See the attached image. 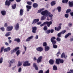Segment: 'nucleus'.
<instances>
[{
    "label": "nucleus",
    "mask_w": 73,
    "mask_h": 73,
    "mask_svg": "<svg viewBox=\"0 0 73 73\" xmlns=\"http://www.w3.org/2000/svg\"><path fill=\"white\" fill-rule=\"evenodd\" d=\"M41 14L42 15H44L46 17L48 16V17L51 18L50 20H52V17L53 16V15L51 14L47 10H45L44 11L42 12Z\"/></svg>",
    "instance_id": "1"
},
{
    "label": "nucleus",
    "mask_w": 73,
    "mask_h": 73,
    "mask_svg": "<svg viewBox=\"0 0 73 73\" xmlns=\"http://www.w3.org/2000/svg\"><path fill=\"white\" fill-rule=\"evenodd\" d=\"M19 47L15 48L14 49L12 50H11V54H13L14 52H16H16V53L17 56L19 55L21 53V51L20 50H19Z\"/></svg>",
    "instance_id": "2"
},
{
    "label": "nucleus",
    "mask_w": 73,
    "mask_h": 73,
    "mask_svg": "<svg viewBox=\"0 0 73 73\" xmlns=\"http://www.w3.org/2000/svg\"><path fill=\"white\" fill-rule=\"evenodd\" d=\"M52 22L51 21H45L44 22V23L41 24L40 25V27H42L43 26H44V25H47V27H50V25L52 24Z\"/></svg>",
    "instance_id": "3"
},
{
    "label": "nucleus",
    "mask_w": 73,
    "mask_h": 73,
    "mask_svg": "<svg viewBox=\"0 0 73 73\" xmlns=\"http://www.w3.org/2000/svg\"><path fill=\"white\" fill-rule=\"evenodd\" d=\"M64 61L63 59H61L60 58L57 59L56 61V63L57 64H60V63L63 64L64 63Z\"/></svg>",
    "instance_id": "4"
},
{
    "label": "nucleus",
    "mask_w": 73,
    "mask_h": 73,
    "mask_svg": "<svg viewBox=\"0 0 73 73\" xmlns=\"http://www.w3.org/2000/svg\"><path fill=\"white\" fill-rule=\"evenodd\" d=\"M56 39V38L55 36L52 37L50 39V41L52 43V45H54L56 43V41L54 40Z\"/></svg>",
    "instance_id": "5"
},
{
    "label": "nucleus",
    "mask_w": 73,
    "mask_h": 73,
    "mask_svg": "<svg viewBox=\"0 0 73 73\" xmlns=\"http://www.w3.org/2000/svg\"><path fill=\"white\" fill-rule=\"evenodd\" d=\"M31 65V63H29V61H26L23 63V66H30Z\"/></svg>",
    "instance_id": "6"
},
{
    "label": "nucleus",
    "mask_w": 73,
    "mask_h": 73,
    "mask_svg": "<svg viewBox=\"0 0 73 73\" xmlns=\"http://www.w3.org/2000/svg\"><path fill=\"white\" fill-rule=\"evenodd\" d=\"M32 32L33 33H35L36 32L37 27H36L32 28Z\"/></svg>",
    "instance_id": "7"
},
{
    "label": "nucleus",
    "mask_w": 73,
    "mask_h": 73,
    "mask_svg": "<svg viewBox=\"0 0 73 73\" xmlns=\"http://www.w3.org/2000/svg\"><path fill=\"white\" fill-rule=\"evenodd\" d=\"M16 61L15 59H12L9 62V67H11L12 66L11 64H13V63H15Z\"/></svg>",
    "instance_id": "8"
},
{
    "label": "nucleus",
    "mask_w": 73,
    "mask_h": 73,
    "mask_svg": "<svg viewBox=\"0 0 73 73\" xmlns=\"http://www.w3.org/2000/svg\"><path fill=\"white\" fill-rule=\"evenodd\" d=\"M11 2L9 0L8 1L7 0L5 2V5L6 6H7L8 7H9L11 5Z\"/></svg>",
    "instance_id": "9"
},
{
    "label": "nucleus",
    "mask_w": 73,
    "mask_h": 73,
    "mask_svg": "<svg viewBox=\"0 0 73 73\" xmlns=\"http://www.w3.org/2000/svg\"><path fill=\"white\" fill-rule=\"evenodd\" d=\"M36 50L40 52L43 50V48L42 47L40 46L36 48Z\"/></svg>",
    "instance_id": "10"
},
{
    "label": "nucleus",
    "mask_w": 73,
    "mask_h": 73,
    "mask_svg": "<svg viewBox=\"0 0 73 73\" xmlns=\"http://www.w3.org/2000/svg\"><path fill=\"white\" fill-rule=\"evenodd\" d=\"M42 58V56H39L37 59V60H36V62H37V63H39L40 62H41Z\"/></svg>",
    "instance_id": "11"
},
{
    "label": "nucleus",
    "mask_w": 73,
    "mask_h": 73,
    "mask_svg": "<svg viewBox=\"0 0 73 73\" xmlns=\"http://www.w3.org/2000/svg\"><path fill=\"white\" fill-rule=\"evenodd\" d=\"M39 21V19H34L32 23V24H35L36 23H38Z\"/></svg>",
    "instance_id": "12"
},
{
    "label": "nucleus",
    "mask_w": 73,
    "mask_h": 73,
    "mask_svg": "<svg viewBox=\"0 0 73 73\" xmlns=\"http://www.w3.org/2000/svg\"><path fill=\"white\" fill-rule=\"evenodd\" d=\"M13 29V26H9L7 27V30L8 31H12Z\"/></svg>",
    "instance_id": "13"
},
{
    "label": "nucleus",
    "mask_w": 73,
    "mask_h": 73,
    "mask_svg": "<svg viewBox=\"0 0 73 73\" xmlns=\"http://www.w3.org/2000/svg\"><path fill=\"white\" fill-rule=\"evenodd\" d=\"M19 24L18 23H17L15 27V29L16 30H19Z\"/></svg>",
    "instance_id": "14"
},
{
    "label": "nucleus",
    "mask_w": 73,
    "mask_h": 73,
    "mask_svg": "<svg viewBox=\"0 0 73 73\" xmlns=\"http://www.w3.org/2000/svg\"><path fill=\"white\" fill-rule=\"evenodd\" d=\"M49 63L50 65H53L54 63V61L52 59H50L49 61Z\"/></svg>",
    "instance_id": "15"
},
{
    "label": "nucleus",
    "mask_w": 73,
    "mask_h": 73,
    "mask_svg": "<svg viewBox=\"0 0 73 73\" xmlns=\"http://www.w3.org/2000/svg\"><path fill=\"white\" fill-rule=\"evenodd\" d=\"M26 8L27 9V12H29L30 10L32 8V6L28 5H26Z\"/></svg>",
    "instance_id": "16"
},
{
    "label": "nucleus",
    "mask_w": 73,
    "mask_h": 73,
    "mask_svg": "<svg viewBox=\"0 0 73 73\" xmlns=\"http://www.w3.org/2000/svg\"><path fill=\"white\" fill-rule=\"evenodd\" d=\"M33 36H31L28 38L26 40V42H29L31 40L33 39Z\"/></svg>",
    "instance_id": "17"
},
{
    "label": "nucleus",
    "mask_w": 73,
    "mask_h": 73,
    "mask_svg": "<svg viewBox=\"0 0 73 73\" xmlns=\"http://www.w3.org/2000/svg\"><path fill=\"white\" fill-rule=\"evenodd\" d=\"M67 57V56H65V55L64 52H63L62 53V54L61 55V57L62 58H64L65 59H66Z\"/></svg>",
    "instance_id": "18"
},
{
    "label": "nucleus",
    "mask_w": 73,
    "mask_h": 73,
    "mask_svg": "<svg viewBox=\"0 0 73 73\" xmlns=\"http://www.w3.org/2000/svg\"><path fill=\"white\" fill-rule=\"evenodd\" d=\"M61 29V26H58L57 28L56 27L55 28V30L57 31H59Z\"/></svg>",
    "instance_id": "19"
},
{
    "label": "nucleus",
    "mask_w": 73,
    "mask_h": 73,
    "mask_svg": "<svg viewBox=\"0 0 73 73\" xmlns=\"http://www.w3.org/2000/svg\"><path fill=\"white\" fill-rule=\"evenodd\" d=\"M14 41H16L17 43H19L20 42V39L19 38H15L14 39Z\"/></svg>",
    "instance_id": "20"
},
{
    "label": "nucleus",
    "mask_w": 73,
    "mask_h": 73,
    "mask_svg": "<svg viewBox=\"0 0 73 73\" xmlns=\"http://www.w3.org/2000/svg\"><path fill=\"white\" fill-rule=\"evenodd\" d=\"M11 50V48L10 47H8L7 48L4 49V52H7Z\"/></svg>",
    "instance_id": "21"
},
{
    "label": "nucleus",
    "mask_w": 73,
    "mask_h": 73,
    "mask_svg": "<svg viewBox=\"0 0 73 73\" xmlns=\"http://www.w3.org/2000/svg\"><path fill=\"white\" fill-rule=\"evenodd\" d=\"M71 35H72V34L70 33H68L67 34H66V35H65L64 36L65 38H67L69 36H71Z\"/></svg>",
    "instance_id": "22"
},
{
    "label": "nucleus",
    "mask_w": 73,
    "mask_h": 73,
    "mask_svg": "<svg viewBox=\"0 0 73 73\" xmlns=\"http://www.w3.org/2000/svg\"><path fill=\"white\" fill-rule=\"evenodd\" d=\"M33 66L35 68V70H38V68L36 64L34 63L33 64Z\"/></svg>",
    "instance_id": "23"
},
{
    "label": "nucleus",
    "mask_w": 73,
    "mask_h": 73,
    "mask_svg": "<svg viewBox=\"0 0 73 73\" xmlns=\"http://www.w3.org/2000/svg\"><path fill=\"white\" fill-rule=\"evenodd\" d=\"M68 5H69V7H73V3L72 2H70V1H69L68 2Z\"/></svg>",
    "instance_id": "24"
},
{
    "label": "nucleus",
    "mask_w": 73,
    "mask_h": 73,
    "mask_svg": "<svg viewBox=\"0 0 73 73\" xmlns=\"http://www.w3.org/2000/svg\"><path fill=\"white\" fill-rule=\"evenodd\" d=\"M50 48L49 46H46L45 47L44 49L45 51L47 52L50 50Z\"/></svg>",
    "instance_id": "25"
},
{
    "label": "nucleus",
    "mask_w": 73,
    "mask_h": 73,
    "mask_svg": "<svg viewBox=\"0 0 73 73\" xmlns=\"http://www.w3.org/2000/svg\"><path fill=\"white\" fill-rule=\"evenodd\" d=\"M24 11L23 9H20V11H19V13H20V15L21 16H22L23 15Z\"/></svg>",
    "instance_id": "26"
},
{
    "label": "nucleus",
    "mask_w": 73,
    "mask_h": 73,
    "mask_svg": "<svg viewBox=\"0 0 73 73\" xmlns=\"http://www.w3.org/2000/svg\"><path fill=\"white\" fill-rule=\"evenodd\" d=\"M1 13L2 15H5L6 14V12L5 11H2Z\"/></svg>",
    "instance_id": "27"
},
{
    "label": "nucleus",
    "mask_w": 73,
    "mask_h": 73,
    "mask_svg": "<svg viewBox=\"0 0 73 73\" xmlns=\"http://www.w3.org/2000/svg\"><path fill=\"white\" fill-rule=\"evenodd\" d=\"M11 34V32H7L6 33V34L5 35V36L6 37H8Z\"/></svg>",
    "instance_id": "28"
},
{
    "label": "nucleus",
    "mask_w": 73,
    "mask_h": 73,
    "mask_svg": "<svg viewBox=\"0 0 73 73\" xmlns=\"http://www.w3.org/2000/svg\"><path fill=\"white\" fill-rule=\"evenodd\" d=\"M61 7H58L57 8H56V10H58V12H61Z\"/></svg>",
    "instance_id": "29"
},
{
    "label": "nucleus",
    "mask_w": 73,
    "mask_h": 73,
    "mask_svg": "<svg viewBox=\"0 0 73 73\" xmlns=\"http://www.w3.org/2000/svg\"><path fill=\"white\" fill-rule=\"evenodd\" d=\"M33 7L35 8H36L38 7V5L37 3H33Z\"/></svg>",
    "instance_id": "30"
},
{
    "label": "nucleus",
    "mask_w": 73,
    "mask_h": 73,
    "mask_svg": "<svg viewBox=\"0 0 73 73\" xmlns=\"http://www.w3.org/2000/svg\"><path fill=\"white\" fill-rule=\"evenodd\" d=\"M17 5L16 4H14L12 6V7L13 9H16V7Z\"/></svg>",
    "instance_id": "31"
},
{
    "label": "nucleus",
    "mask_w": 73,
    "mask_h": 73,
    "mask_svg": "<svg viewBox=\"0 0 73 73\" xmlns=\"http://www.w3.org/2000/svg\"><path fill=\"white\" fill-rule=\"evenodd\" d=\"M56 4L55 1H52L50 3V4L52 6H54Z\"/></svg>",
    "instance_id": "32"
},
{
    "label": "nucleus",
    "mask_w": 73,
    "mask_h": 73,
    "mask_svg": "<svg viewBox=\"0 0 73 73\" xmlns=\"http://www.w3.org/2000/svg\"><path fill=\"white\" fill-rule=\"evenodd\" d=\"M22 65V62L20 61H18L17 66L19 67Z\"/></svg>",
    "instance_id": "33"
},
{
    "label": "nucleus",
    "mask_w": 73,
    "mask_h": 73,
    "mask_svg": "<svg viewBox=\"0 0 73 73\" xmlns=\"http://www.w3.org/2000/svg\"><path fill=\"white\" fill-rule=\"evenodd\" d=\"M71 10L70 9H68L66 12V13H69V12H71Z\"/></svg>",
    "instance_id": "34"
},
{
    "label": "nucleus",
    "mask_w": 73,
    "mask_h": 73,
    "mask_svg": "<svg viewBox=\"0 0 73 73\" xmlns=\"http://www.w3.org/2000/svg\"><path fill=\"white\" fill-rule=\"evenodd\" d=\"M66 32V30H63L60 33H61V34L62 35H64L65 33Z\"/></svg>",
    "instance_id": "35"
},
{
    "label": "nucleus",
    "mask_w": 73,
    "mask_h": 73,
    "mask_svg": "<svg viewBox=\"0 0 73 73\" xmlns=\"http://www.w3.org/2000/svg\"><path fill=\"white\" fill-rule=\"evenodd\" d=\"M57 70V68L56 66L54 65L53 66V70Z\"/></svg>",
    "instance_id": "36"
},
{
    "label": "nucleus",
    "mask_w": 73,
    "mask_h": 73,
    "mask_svg": "<svg viewBox=\"0 0 73 73\" xmlns=\"http://www.w3.org/2000/svg\"><path fill=\"white\" fill-rule=\"evenodd\" d=\"M68 0H63L62 2L63 3H67L68 2Z\"/></svg>",
    "instance_id": "37"
},
{
    "label": "nucleus",
    "mask_w": 73,
    "mask_h": 73,
    "mask_svg": "<svg viewBox=\"0 0 73 73\" xmlns=\"http://www.w3.org/2000/svg\"><path fill=\"white\" fill-rule=\"evenodd\" d=\"M50 32H51V30H49L46 31L45 32L47 34H49L50 33Z\"/></svg>",
    "instance_id": "38"
},
{
    "label": "nucleus",
    "mask_w": 73,
    "mask_h": 73,
    "mask_svg": "<svg viewBox=\"0 0 73 73\" xmlns=\"http://www.w3.org/2000/svg\"><path fill=\"white\" fill-rule=\"evenodd\" d=\"M44 9L43 8L41 9L40 10H38V13H40V12H41L42 11H44Z\"/></svg>",
    "instance_id": "39"
},
{
    "label": "nucleus",
    "mask_w": 73,
    "mask_h": 73,
    "mask_svg": "<svg viewBox=\"0 0 73 73\" xmlns=\"http://www.w3.org/2000/svg\"><path fill=\"white\" fill-rule=\"evenodd\" d=\"M43 45L44 46H47V43H46V42H43Z\"/></svg>",
    "instance_id": "40"
},
{
    "label": "nucleus",
    "mask_w": 73,
    "mask_h": 73,
    "mask_svg": "<svg viewBox=\"0 0 73 73\" xmlns=\"http://www.w3.org/2000/svg\"><path fill=\"white\" fill-rule=\"evenodd\" d=\"M45 16L43 15L41 17V20L42 21H43L46 18L45 17Z\"/></svg>",
    "instance_id": "41"
},
{
    "label": "nucleus",
    "mask_w": 73,
    "mask_h": 73,
    "mask_svg": "<svg viewBox=\"0 0 73 73\" xmlns=\"http://www.w3.org/2000/svg\"><path fill=\"white\" fill-rule=\"evenodd\" d=\"M43 29L45 31L47 30V29H48V27L46 25L43 28Z\"/></svg>",
    "instance_id": "42"
},
{
    "label": "nucleus",
    "mask_w": 73,
    "mask_h": 73,
    "mask_svg": "<svg viewBox=\"0 0 73 73\" xmlns=\"http://www.w3.org/2000/svg\"><path fill=\"white\" fill-rule=\"evenodd\" d=\"M27 3L29 5L31 6L32 5V2H31L28 1L27 2Z\"/></svg>",
    "instance_id": "43"
},
{
    "label": "nucleus",
    "mask_w": 73,
    "mask_h": 73,
    "mask_svg": "<svg viewBox=\"0 0 73 73\" xmlns=\"http://www.w3.org/2000/svg\"><path fill=\"white\" fill-rule=\"evenodd\" d=\"M4 48V46L2 47L1 48L0 53H1L3 52V50Z\"/></svg>",
    "instance_id": "44"
},
{
    "label": "nucleus",
    "mask_w": 73,
    "mask_h": 73,
    "mask_svg": "<svg viewBox=\"0 0 73 73\" xmlns=\"http://www.w3.org/2000/svg\"><path fill=\"white\" fill-rule=\"evenodd\" d=\"M67 73H73V69L70 70V71L68 72Z\"/></svg>",
    "instance_id": "45"
},
{
    "label": "nucleus",
    "mask_w": 73,
    "mask_h": 73,
    "mask_svg": "<svg viewBox=\"0 0 73 73\" xmlns=\"http://www.w3.org/2000/svg\"><path fill=\"white\" fill-rule=\"evenodd\" d=\"M3 59L2 57H1L0 58V63H1L3 62Z\"/></svg>",
    "instance_id": "46"
},
{
    "label": "nucleus",
    "mask_w": 73,
    "mask_h": 73,
    "mask_svg": "<svg viewBox=\"0 0 73 73\" xmlns=\"http://www.w3.org/2000/svg\"><path fill=\"white\" fill-rule=\"evenodd\" d=\"M56 40L58 42H60L61 41V38L59 37H57L56 38Z\"/></svg>",
    "instance_id": "47"
},
{
    "label": "nucleus",
    "mask_w": 73,
    "mask_h": 73,
    "mask_svg": "<svg viewBox=\"0 0 73 73\" xmlns=\"http://www.w3.org/2000/svg\"><path fill=\"white\" fill-rule=\"evenodd\" d=\"M61 35H62V34H61V33L60 32V33H58V34L57 36L58 37H61Z\"/></svg>",
    "instance_id": "48"
},
{
    "label": "nucleus",
    "mask_w": 73,
    "mask_h": 73,
    "mask_svg": "<svg viewBox=\"0 0 73 73\" xmlns=\"http://www.w3.org/2000/svg\"><path fill=\"white\" fill-rule=\"evenodd\" d=\"M22 71V68L21 67L19 68L18 70V72H21Z\"/></svg>",
    "instance_id": "49"
},
{
    "label": "nucleus",
    "mask_w": 73,
    "mask_h": 73,
    "mask_svg": "<svg viewBox=\"0 0 73 73\" xmlns=\"http://www.w3.org/2000/svg\"><path fill=\"white\" fill-rule=\"evenodd\" d=\"M65 17L66 18H68L69 17V14L68 13L65 14Z\"/></svg>",
    "instance_id": "50"
},
{
    "label": "nucleus",
    "mask_w": 73,
    "mask_h": 73,
    "mask_svg": "<svg viewBox=\"0 0 73 73\" xmlns=\"http://www.w3.org/2000/svg\"><path fill=\"white\" fill-rule=\"evenodd\" d=\"M72 25V24L71 23H68V26L70 27Z\"/></svg>",
    "instance_id": "51"
},
{
    "label": "nucleus",
    "mask_w": 73,
    "mask_h": 73,
    "mask_svg": "<svg viewBox=\"0 0 73 73\" xmlns=\"http://www.w3.org/2000/svg\"><path fill=\"white\" fill-rule=\"evenodd\" d=\"M53 48H57V46L56 44H53Z\"/></svg>",
    "instance_id": "52"
},
{
    "label": "nucleus",
    "mask_w": 73,
    "mask_h": 73,
    "mask_svg": "<svg viewBox=\"0 0 73 73\" xmlns=\"http://www.w3.org/2000/svg\"><path fill=\"white\" fill-rule=\"evenodd\" d=\"M0 29L2 31H4L5 30V29L4 27H2L0 28Z\"/></svg>",
    "instance_id": "53"
},
{
    "label": "nucleus",
    "mask_w": 73,
    "mask_h": 73,
    "mask_svg": "<svg viewBox=\"0 0 73 73\" xmlns=\"http://www.w3.org/2000/svg\"><path fill=\"white\" fill-rule=\"evenodd\" d=\"M38 73H43V71L42 70H40L38 72Z\"/></svg>",
    "instance_id": "54"
},
{
    "label": "nucleus",
    "mask_w": 73,
    "mask_h": 73,
    "mask_svg": "<svg viewBox=\"0 0 73 73\" xmlns=\"http://www.w3.org/2000/svg\"><path fill=\"white\" fill-rule=\"evenodd\" d=\"M4 26H5V27H8V25L7 23H5Z\"/></svg>",
    "instance_id": "55"
},
{
    "label": "nucleus",
    "mask_w": 73,
    "mask_h": 73,
    "mask_svg": "<svg viewBox=\"0 0 73 73\" xmlns=\"http://www.w3.org/2000/svg\"><path fill=\"white\" fill-rule=\"evenodd\" d=\"M70 40L71 41H73V36H72V38H70Z\"/></svg>",
    "instance_id": "56"
},
{
    "label": "nucleus",
    "mask_w": 73,
    "mask_h": 73,
    "mask_svg": "<svg viewBox=\"0 0 73 73\" xmlns=\"http://www.w3.org/2000/svg\"><path fill=\"white\" fill-rule=\"evenodd\" d=\"M49 69H48L47 71H46L45 72V73H49Z\"/></svg>",
    "instance_id": "57"
},
{
    "label": "nucleus",
    "mask_w": 73,
    "mask_h": 73,
    "mask_svg": "<svg viewBox=\"0 0 73 73\" xmlns=\"http://www.w3.org/2000/svg\"><path fill=\"white\" fill-rule=\"evenodd\" d=\"M54 31V30L53 29H51L50 30V32H51L50 33H52Z\"/></svg>",
    "instance_id": "58"
},
{
    "label": "nucleus",
    "mask_w": 73,
    "mask_h": 73,
    "mask_svg": "<svg viewBox=\"0 0 73 73\" xmlns=\"http://www.w3.org/2000/svg\"><path fill=\"white\" fill-rule=\"evenodd\" d=\"M5 44L7 46H8V45H9V44L7 42H6L5 43Z\"/></svg>",
    "instance_id": "59"
},
{
    "label": "nucleus",
    "mask_w": 73,
    "mask_h": 73,
    "mask_svg": "<svg viewBox=\"0 0 73 73\" xmlns=\"http://www.w3.org/2000/svg\"><path fill=\"white\" fill-rule=\"evenodd\" d=\"M23 46L25 48V51H26L27 50V47L25 46H24V45H23Z\"/></svg>",
    "instance_id": "60"
},
{
    "label": "nucleus",
    "mask_w": 73,
    "mask_h": 73,
    "mask_svg": "<svg viewBox=\"0 0 73 73\" xmlns=\"http://www.w3.org/2000/svg\"><path fill=\"white\" fill-rule=\"evenodd\" d=\"M9 44H11V43H12V40H9Z\"/></svg>",
    "instance_id": "61"
},
{
    "label": "nucleus",
    "mask_w": 73,
    "mask_h": 73,
    "mask_svg": "<svg viewBox=\"0 0 73 73\" xmlns=\"http://www.w3.org/2000/svg\"><path fill=\"white\" fill-rule=\"evenodd\" d=\"M41 24V22H39L38 23H37V25H40Z\"/></svg>",
    "instance_id": "62"
},
{
    "label": "nucleus",
    "mask_w": 73,
    "mask_h": 73,
    "mask_svg": "<svg viewBox=\"0 0 73 73\" xmlns=\"http://www.w3.org/2000/svg\"><path fill=\"white\" fill-rule=\"evenodd\" d=\"M38 38V35H36V37H35V38L36 39H37Z\"/></svg>",
    "instance_id": "63"
},
{
    "label": "nucleus",
    "mask_w": 73,
    "mask_h": 73,
    "mask_svg": "<svg viewBox=\"0 0 73 73\" xmlns=\"http://www.w3.org/2000/svg\"><path fill=\"white\" fill-rule=\"evenodd\" d=\"M70 13L71 16H73V12L71 13L70 12Z\"/></svg>",
    "instance_id": "64"
}]
</instances>
